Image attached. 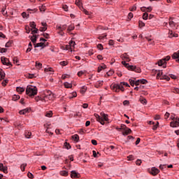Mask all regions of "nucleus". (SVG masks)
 <instances>
[{
    "label": "nucleus",
    "instance_id": "f257e3e1",
    "mask_svg": "<svg viewBox=\"0 0 179 179\" xmlns=\"http://www.w3.org/2000/svg\"><path fill=\"white\" fill-rule=\"evenodd\" d=\"M124 86L129 87V84L125 82L120 83V84H112L110 85V89L113 90V92L118 93L120 90H121V92H124Z\"/></svg>",
    "mask_w": 179,
    "mask_h": 179
},
{
    "label": "nucleus",
    "instance_id": "f03ea898",
    "mask_svg": "<svg viewBox=\"0 0 179 179\" xmlns=\"http://www.w3.org/2000/svg\"><path fill=\"white\" fill-rule=\"evenodd\" d=\"M94 117L96 119V121H98V122H100L101 125H104V121L108 122V115L104 113V112H101L100 113V115H99L97 113H95Z\"/></svg>",
    "mask_w": 179,
    "mask_h": 179
},
{
    "label": "nucleus",
    "instance_id": "7ed1b4c3",
    "mask_svg": "<svg viewBox=\"0 0 179 179\" xmlns=\"http://www.w3.org/2000/svg\"><path fill=\"white\" fill-rule=\"evenodd\" d=\"M26 93L30 97H33L37 94V87L33 85H28L27 87Z\"/></svg>",
    "mask_w": 179,
    "mask_h": 179
},
{
    "label": "nucleus",
    "instance_id": "20e7f679",
    "mask_svg": "<svg viewBox=\"0 0 179 179\" xmlns=\"http://www.w3.org/2000/svg\"><path fill=\"white\" fill-rule=\"evenodd\" d=\"M122 64L125 68H127L129 71H134L137 73H141V68L136 67V66L129 65V64L127 63L125 61H122Z\"/></svg>",
    "mask_w": 179,
    "mask_h": 179
},
{
    "label": "nucleus",
    "instance_id": "39448f33",
    "mask_svg": "<svg viewBox=\"0 0 179 179\" xmlns=\"http://www.w3.org/2000/svg\"><path fill=\"white\" fill-rule=\"evenodd\" d=\"M170 56H166L165 58H163L162 59H159L158 61V65L159 66H163V68H166V61H170Z\"/></svg>",
    "mask_w": 179,
    "mask_h": 179
},
{
    "label": "nucleus",
    "instance_id": "423d86ee",
    "mask_svg": "<svg viewBox=\"0 0 179 179\" xmlns=\"http://www.w3.org/2000/svg\"><path fill=\"white\" fill-rule=\"evenodd\" d=\"M44 101H48V100H54V94L51 91H48L45 93V96H43Z\"/></svg>",
    "mask_w": 179,
    "mask_h": 179
},
{
    "label": "nucleus",
    "instance_id": "0eeeda50",
    "mask_svg": "<svg viewBox=\"0 0 179 179\" xmlns=\"http://www.w3.org/2000/svg\"><path fill=\"white\" fill-rule=\"evenodd\" d=\"M157 78H160V79L167 81L170 80V77L166 75H163V71H158V73H157Z\"/></svg>",
    "mask_w": 179,
    "mask_h": 179
},
{
    "label": "nucleus",
    "instance_id": "6e6552de",
    "mask_svg": "<svg viewBox=\"0 0 179 179\" xmlns=\"http://www.w3.org/2000/svg\"><path fill=\"white\" fill-rule=\"evenodd\" d=\"M1 62L3 64V65H7L8 66H9L10 65H12V64L8 59V58H6L5 57H1Z\"/></svg>",
    "mask_w": 179,
    "mask_h": 179
},
{
    "label": "nucleus",
    "instance_id": "1a4fd4ad",
    "mask_svg": "<svg viewBox=\"0 0 179 179\" xmlns=\"http://www.w3.org/2000/svg\"><path fill=\"white\" fill-rule=\"evenodd\" d=\"M169 26L171 27V29H173V30H176L178 26H177V24L173 21V18H169Z\"/></svg>",
    "mask_w": 179,
    "mask_h": 179
},
{
    "label": "nucleus",
    "instance_id": "9d476101",
    "mask_svg": "<svg viewBox=\"0 0 179 179\" xmlns=\"http://www.w3.org/2000/svg\"><path fill=\"white\" fill-rule=\"evenodd\" d=\"M173 121L170 123V126L172 127V128H177V127H179V119L178 120H176V118L173 119Z\"/></svg>",
    "mask_w": 179,
    "mask_h": 179
},
{
    "label": "nucleus",
    "instance_id": "9b49d317",
    "mask_svg": "<svg viewBox=\"0 0 179 179\" xmlns=\"http://www.w3.org/2000/svg\"><path fill=\"white\" fill-rule=\"evenodd\" d=\"M150 173L152 176H157V174H159V173H160V170H159V169H157L156 167H152L151 169V171H150Z\"/></svg>",
    "mask_w": 179,
    "mask_h": 179
},
{
    "label": "nucleus",
    "instance_id": "f8f14e48",
    "mask_svg": "<svg viewBox=\"0 0 179 179\" xmlns=\"http://www.w3.org/2000/svg\"><path fill=\"white\" fill-rule=\"evenodd\" d=\"M71 178H79L80 177V174L76 172V171H72L71 174Z\"/></svg>",
    "mask_w": 179,
    "mask_h": 179
},
{
    "label": "nucleus",
    "instance_id": "ddd939ff",
    "mask_svg": "<svg viewBox=\"0 0 179 179\" xmlns=\"http://www.w3.org/2000/svg\"><path fill=\"white\" fill-rule=\"evenodd\" d=\"M0 170L3 171L5 174L8 173V166H3V164H0Z\"/></svg>",
    "mask_w": 179,
    "mask_h": 179
},
{
    "label": "nucleus",
    "instance_id": "4468645a",
    "mask_svg": "<svg viewBox=\"0 0 179 179\" xmlns=\"http://www.w3.org/2000/svg\"><path fill=\"white\" fill-rule=\"evenodd\" d=\"M139 83H141L142 85H146V83H148V80L145 79L138 80L136 81V86H139Z\"/></svg>",
    "mask_w": 179,
    "mask_h": 179
},
{
    "label": "nucleus",
    "instance_id": "2eb2a0df",
    "mask_svg": "<svg viewBox=\"0 0 179 179\" xmlns=\"http://www.w3.org/2000/svg\"><path fill=\"white\" fill-rule=\"evenodd\" d=\"M29 38H31V41L34 45V44H36L37 41V38H38V35H33L31 36H29Z\"/></svg>",
    "mask_w": 179,
    "mask_h": 179
},
{
    "label": "nucleus",
    "instance_id": "dca6fc26",
    "mask_svg": "<svg viewBox=\"0 0 179 179\" xmlns=\"http://www.w3.org/2000/svg\"><path fill=\"white\" fill-rule=\"evenodd\" d=\"M122 59H126L127 62H129L131 61V59H129V56L124 53L121 56Z\"/></svg>",
    "mask_w": 179,
    "mask_h": 179
},
{
    "label": "nucleus",
    "instance_id": "f3484780",
    "mask_svg": "<svg viewBox=\"0 0 179 179\" xmlns=\"http://www.w3.org/2000/svg\"><path fill=\"white\" fill-rule=\"evenodd\" d=\"M152 7H148V8H146V7H142L141 8V10H142V12H152Z\"/></svg>",
    "mask_w": 179,
    "mask_h": 179
},
{
    "label": "nucleus",
    "instance_id": "a211bd4d",
    "mask_svg": "<svg viewBox=\"0 0 179 179\" xmlns=\"http://www.w3.org/2000/svg\"><path fill=\"white\" fill-rule=\"evenodd\" d=\"M132 132V130H131V129L129 128H127L124 130V131L122 132V135L127 136V135H129V134Z\"/></svg>",
    "mask_w": 179,
    "mask_h": 179
},
{
    "label": "nucleus",
    "instance_id": "6ab92c4d",
    "mask_svg": "<svg viewBox=\"0 0 179 179\" xmlns=\"http://www.w3.org/2000/svg\"><path fill=\"white\" fill-rule=\"evenodd\" d=\"M29 111H30V108H27L25 109L21 110L19 111V114H21L22 115H24V114H26L27 113H29Z\"/></svg>",
    "mask_w": 179,
    "mask_h": 179
},
{
    "label": "nucleus",
    "instance_id": "aec40b11",
    "mask_svg": "<svg viewBox=\"0 0 179 179\" xmlns=\"http://www.w3.org/2000/svg\"><path fill=\"white\" fill-rule=\"evenodd\" d=\"M103 80H99L95 83L94 87H96V89H99V87H101V85H103Z\"/></svg>",
    "mask_w": 179,
    "mask_h": 179
},
{
    "label": "nucleus",
    "instance_id": "412c9836",
    "mask_svg": "<svg viewBox=\"0 0 179 179\" xmlns=\"http://www.w3.org/2000/svg\"><path fill=\"white\" fill-rule=\"evenodd\" d=\"M43 27L40 28V31H45V30H47V23L45 22H42L41 23Z\"/></svg>",
    "mask_w": 179,
    "mask_h": 179
},
{
    "label": "nucleus",
    "instance_id": "4be33fe9",
    "mask_svg": "<svg viewBox=\"0 0 179 179\" xmlns=\"http://www.w3.org/2000/svg\"><path fill=\"white\" fill-rule=\"evenodd\" d=\"M173 59H178L179 58V50L177 52H174L172 55Z\"/></svg>",
    "mask_w": 179,
    "mask_h": 179
},
{
    "label": "nucleus",
    "instance_id": "5701e85b",
    "mask_svg": "<svg viewBox=\"0 0 179 179\" xmlns=\"http://www.w3.org/2000/svg\"><path fill=\"white\" fill-rule=\"evenodd\" d=\"M45 116L48 117V118H51V117H52V111L50 110V111L45 112Z\"/></svg>",
    "mask_w": 179,
    "mask_h": 179
},
{
    "label": "nucleus",
    "instance_id": "b1692460",
    "mask_svg": "<svg viewBox=\"0 0 179 179\" xmlns=\"http://www.w3.org/2000/svg\"><path fill=\"white\" fill-rule=\"evenodd\" d=\"M34 47H35V48H38V47H43V48H44V47H45V46H44V43L41 42V43H35V44H34Z\"/></svg>",
    "mask_w": 179,
    "mask_h": 179
},
{
    "label": "nucleus",
    "instance_id": "393cba45",
    "mask_svg": "<svg viewBox=\"0 0 179 179\" xmlns=\"http://www.w3.org/2000/svg\"><path fill=\"white\" fill-rule=\"evenodd\" d=\"M60 176H62L63 177H67L68 176V171H61L59 172Z\"/></svg>",
    "mask_w": 179,
    "mask_h": 179
},
{
    "label": "nucleus",
    "instance_id": "a878e982",
    "mask_svg": "<svg viewBox=\"0 0 179 179\" xmlns=\"http://www.w3.org/2000/svg\"><path fill=\"white\" fill-rule=\"evenodd\" d=\"M25 138L30 139V138H31V132L27 131L25 132Z\"/></svg>",
    "mask_w": 179,
    "mask_h": 179
},
{
    "label": "nucleus",
    "instance_id": "bb28decb",
    "mask_svg": "<svg viewBox=\"0 0 179 179\" xmlns=\"http://www.w3.org/2000/svg\"><path fill=\"white\" fill-rule=\"evenodd\" d=\"M0 78L1 79H5V72H3L2 69H0Z\"/></svg>",
    "mask_w": 179,
    "mask_h": 179
},
{
    "label": "nucleus",
    "instance_id": "cd10ccee",
    "mask_svg": "<svg viewBox=\"0 0 179 179\" xmlns=\"http://www.w3.org/2000/svg\"><path fill=\"white\" fill-rule=\"evenodd\" d=\"M64 87H66V89H71L72 87V84L68 82L64 83Z\"/></svg>",
    "mask_w": 179,
    "mask_h": 179
},
{
    "label": "nucleus",
    "instance_id": "c85d7f7f",
    "mask_svg": "<svg viewBox=\"0 0 179 179\" xmlns=\"http://www.w3.org/2000/svg\"><path fill=\"white\" fill-rule=\"evenodd\" d=\"M75 29V25L73 24H71L70 26L68 27V29H67V31L71 32L72 31V30H74Z\"/></svg>",
    "mask_w": 179,
    "mask_h": 179
},
{
    "label": "nucleus",
    "instance_id": "c756f323",
    "mask_svg": "<svg viewBox=\"0 0 179 179\" xmlns=\"http://www.w3.org/2000/svg\"><path fill=\"white\" fill-rule=\"evenodd\" d=\"M34 29H31V34H33V36H34V34H37V33H38V29L37 28H34Z\"/></svg>",
    "mask_w": 179,
    "mask_h": 179
},
{
    "label": "nucleus",
    "instance_id": "7c9ffc66",
    "mask_svg": "<svg viewBox=\"0 0 179 179\" xmlns=\"http://www.w3.org/2000/svg\"><path fill=\"white\" fill-rule=\"evenodd\" d=\"M72 138L73 139V141H75V142L79 141V136L78 134H74L73 136H72Z\"/></svg>",
    "mask_w": 179,
    "mask_h": 179
},
{
    "label": "nucleus",
    "instance_id": "2f4dec72",
    "mask_svg": "<svg viewBox=\"0 0 179 179\" xmlns=\"http://www.w3.org/2000/svg\"><path fill=\"white\" fill-rule=\"evenodd\" d=\"M106 68H107V66H106L105 64H103V66H100L98 67V72L100 73L101 72L102 69H106Z\"/></svg>",
    "mask_w": 179,
    "mask_h": 179
},
{
    "label": "nucleus",
    "instance_id": "473e14b6",
    "mask_svg": "<svg viewBox=\"0 0 179 179\" xmlns=\"http://www.w3.org/2000/svg\"><path fill=\"white\" fill-rule=\"evenodd\" d=\"M140 102L141 103V104H143L144 106L145 105V104H147V103H148V101H146V99H145V98H140Z\"/></svg>",
    "mask_w": 179,
    "mask_h": 179
},
{
    "label": "nucleus",
    "instance_id": "72a5a7b5",
    "mask_svg": "<svg viewBox=\"0 0 179 179\" xmlns=\"http://www.w3.org/2000/svg\"><path fill=\"white\" fill-rule=\"evenodd\" d=\"M16 90L18 92V93H23V92H24V88L17 87Z\"/></svg>",
    "mask_w": 179,
    "mask_h": 179
},
{
    "label": "nucleus",
    "instance_id": "f704fd0d",
    "mask_svg": "<svg viewBox=\"0 0 179 179\" xmlns=\"http://www.w3.org/2000/svg\"><path fill=\"white\" fill-rule=\"evenodd\" d=\"M35 66L36 68H37V69H41L43 64L41 63H38V62H36Z\"/></svg>",
    "mask_w": 179,
    "mask_h": 179
},
{
    "label": "nucleus",
    "instance_id": "c9c22d12",
    "mask_svg": "<svg viewBox=\"0 0 179 179\" xmlns=\"http://www.w3.org/2000/svg\"><path fill=\"white\" fill-rule=\"evenodd\" d=\"M69 45H70V47H71V48L72 50H73V48H75V45H76L75 41H71L69 42Z\"/></svg>",
    "mask_w": 179,
    "mask_h": 179
},
{
    "label": "nucleus",
    "instance_id": "e433bc0d",
    "mask_svg": "<svg viewBox=\"0 0 179 179\" xmlns=\"http://www.w3.org/2000/svg\"><path fill=\"white\" fill-rule=\"evenodd\" d=\"M86 90H87V87L86 86H83L81 87L80 93L82 94L85 93Z\"/></svg>",
    "mask_w": 179,
    "mask_h": 179
},
{
    "label": "nucleus",
    "instance_id": "4c0bfd02",
    "mask_svg": "<svg viewBox=\"0 0 179 179\" xmlns=\"http://www.w3.org/2000/svg\"><path fill=\"white\" fill-rule=\"evenodd\" d=\"M129 82L131 86H135V85H136V81H135L132 79H129Z\"/></svg>",
    "mask_w": 179,
    "mask_h": 179
},
{
    "label": "nucleus",
    "instance_id": "58836bf2",
    "mask_svg": "<svg viewBox=\"0 0 179 179\" xmlns=\"http://www.w3.org/2000/svg\"><path fill=\"white\" fill-rule=\"evenodd\" d=\"M76 5H77V6H79V8L81 9L82 7H80L82 6V2L80 1V0H76Z\"/></svg>",
    "mask_w": 179,
    "mask_h": 179
},
{
    "label": "nucleus",
    "instance_id": "ea45409f",
    "mask_svg": "<svg viewBox=\"0 0 179 179\" xmlns=\"http://www.w3.org/2000/svg\"><path fill=\"white\" fill-rule=\"evenodd\" d=\"M80 10H81L83 12H84V13H85V15H90V13H89V11H87V10L86 9H85L83 7H81Z\"/></svg>",
    "mask_w": 179,
    "mask_h": 179
},
{
    "label": "nucleus",
    "instance_id": "a19ab883",
    "mask_svg": "<svg viewBox=\"0 0 179 179\" xmlns=\"http://www.w3.org/2000/svg\"><path fill=\"white\" fill-rule=\"evenodd\" d=\"M27 166V164H22L20 166L21 171H24V169H26Z\"/></svg>",
    "mask_w": 179,
    "mask_h": 179
},
{
    "label": "nucleus",
    "instance_id": "79ce46f5",
    "mask_svg": "<svg viewBox=\"0 0 179 179\" xmlns=\"http://www.w3.org/2000/svg\"><path fill=\"white\" fill-rule=\"evenodd\" d=\"M106 37H107V34H103V35L99 36L98 38H99V40H104V38H106Z\"/></svg>",
    "mask_w": 179,
    "mask_h": 179
},
{
    "label": "nucleus",
    "instance_id": "37998d69",
    "mask_svg": "<svg viewBox=\"0 0 179 179\" xmlns=\"http://www.w3.org/2000/svg\"><path fill=\"white\" fill-rule=\"evenodd\" d=\"M35 100H36V101H44V98H41V97H40V96H36V98H35Z\"/></svg>",
    "mask_w": 179,
    "mask_h": 179
},
{
    "label": "nucleus",
    "instance_id": "c03bdc74",
    "mask_svg": "<svg viewBox=\"0 0 179 179\" xmlns=\"http://www.w3.org/2000/svg\"><path fill=\"white\" fill-rule=\"evenodd\" d=\"M148 15L147 13H144L143 15V19L144 20H148Z\"/></svg>",
    "mask_w": 179,
    "mask_h": 179
},
{
    "label": "nucleus",
    "instance_id": "a18cd8bd",
    "mask_svg": "<svg viewBox=\"0 0 179 179\" xmlns=\"http://www.w3.org/2000/svg\"><path fill=\"white\" fill-rule=\"evenodd\" d=\"M60 65H62V66H66V65H68V62L66 61L61 62Z\"/></svg>",
    "mask_w": 179,
    "mask_h": 179
},
{
    "label": "nucleus",
    "instance_id": "49530a36",
    "mask_svg": "<svg viewBox=\"0 0 179 179\" xmlns=\"http://www.w3.org/2000/svg\"><path fill=\"white\" fill-rule=\"evenodd\" d=\"M25 30H26V33H27L28 34H29V33H30V31H31V29H30V27H29V26L25 27Z\"/></svg>",
    "mask_w": 179,
    "mask_h": 179
},
{
    "label": "nucleus",
    "instance_id": "de8ad7c7",
    "mask_svg": "<svg viewBox=\"0 0 179 179\" xmlns=\"http://www.w3.org/2000/svg\"><path fill=\"white\" fill-rule=\"evenodd\" d=\"M36 22H30V27H31L32 29H36Z\"/></svg>",
    "mask_w": 179,
    "mask_h": 179
},
{
    "label": "nucleus",
    "instance_id": "09e8293b",
    "mask_svg": "<svg viewBox=\"0 0 179 179\" xmlns=\"http://www.w3.org/2000/svg\"><path fill=\"white\" fill-rule=\"evenodd\" d=\"M138 26H139V27H145V23L142 21H139Z\"/></svg>",
    "mask_w": 179,
    "mask_h": 179
},
{
    "label": "nucleus",
    "instance_id": "8fccbe9b",
    "mask_svg": "<svg viewBox=\"0 0 179 179\" xmlns=\"http://www.w3.org/2000/svg\"><path fill=\"white\" fill-rule=\"evenodd\" d=\"M76 96H78V94L76 92H73L71 96H69V99H73V97H76Z\"/></svg>",
    "mask_w": 179,
    "mask_h": 179
},
{
    "label": "nucleus",
    "instance_id": "3c124183",
    "mask_svg": "<svg viewBox=\"0 0 179 179\" xmlns=\"http://www.w3.org/2000/svg\"><path fill=\"white\" fill-rule=\"evenodd\" d=\"M157 127H159V122H157V124H154L153 127H152V129L154 131H156L157 129Z\"/></svg>",
    "mask_w": 179,
    "mask_h": 179
},
{
    "label": "nucleus",
    "instance_id": "603ef678",
    "mask_svg": "<svg viewBox=\"0 0 179 179\" xmlns=\"http://www.w3.org/2000/svg\"><path fill=\"white\" fill-rule=\"evenodd\" d=\"M169 37H177V34L173 35V31H169Z\"/></svg>",
    "mask_w": 179,
    "mask_h": 179
},
{
    "label": "nucleus",
    "instance_id": "864d4df0",
    "mask_svg": "<svg viewBox=\"0 0 179 179\" xmlns=\"http://www.w3.org/2000/svg\"><path fill=\"white\" fill-rule=\"evenodd\" d=\"M64 146L67 149H71V145L69 143H66V142L64 143Z\"/></svg>",
    "mask_w": 179,
    "mask_h": 179
},
{
    "label": "nucleus",
    "instance_id": "5fc2aeb1",
    "mask_svg": "<svg viewBox=\"0 0 179 179\" xmlns=\"http://www.w3.org/2000/svg\"><path fill=\"white\" fill-rule=\"evenodd\" d=\"M41 12H45V6H41L40 7Z\"/></svg>",
    "mask_w": 179,
    "mask_h": 179
},
{
    "label": "nucleus",
    "instance_id": "6e6d98bb",
    "mask_svg": "<svg viewBox=\"0 0 179 179\" xmlns=\"http://www.w3.org/2000/svg\"><path fill=\"white\" fill-rule=\"evenodd\" d=\"M136 164L137 166H141V164H142V161L141 159H137L136 162Z\"/></svg>",
    "mask_w": 179,
    "mask_h": 179
},
{
    "label": "nucleus",
    "instance_id": "4d7b16f0",
    "mask_svg": "<svg viewBox=\"0 0 179 179\" xmlns=\"http://www.w3.org/2000/svg\"><path fill=\"white\" fill-rule=\"evenodd\" d=\"M98 50H100L101 51L103 50V45L99 44L97 45Z\"/></svg>",
    "mask_w": 179,
    "mask_h": 179
},
{
    "label": "nucleus",
    "instance_id": "13d9d810",
    "mask_svg": "<svg viewBox=\"0 0 179 179\" xmlns=\"http://www.w3.org/2000/svg\"><path fill=\"white\" fill-rule=\"evenodd\" d=\"M84 74H85V71H80L78 72V76L79 77L82 76V75H84Z\"/></svg>",
    "mask_w": 179,
    "mask_h": 179
},
{
    "label": "nucleus",
    "instance_id": "bf43d9fd",
    "mask_svg": "<svg viewBox=\"0 0 179 179\" xmlns=\"http://www.w3.org/2000/svg\"><path fill=\"white\" fill-rule=\"evenodd\" d=\"M127 126L125 124H121L120 129L124 131L127 129Z\"/></svg>",
    "mask_w": 179,
    "mask_h": 179
},
{
    "label": "nucleus",
    "instance_id": "052dcab7",
    "mask_svg": "<svg viewBox=\"0 0 179 179\" xmlns=\"http://www.w3.org/2000/svg\"><path fill=\"white\" fill-rule=\"evenodd\" d=\"M114 73V71H110L106 73V75L108 76H111V75H113Z\"/></svg>",
    "mask_w": 179,
    "mask_h": 179
},
{
    "label": "nucleus",
    "instance_id": "680f3d73",
    "mask_svg": "<svg viewBox=\"0 0 179 179\" xmlns=\"http://www.w3.org/2000/svg\"><path fill=\"white\" fill-rule=\"evenodd\" d=\"M43 37H45V38H50V34H47V33H44L43 34Z\"/></svg>",
    "mask_w": 179,
    "mask_h": 179
},
{
    "label": "nucleus",
    "instance_id": "e2e57ef3",
    "mask_svg": "<svg viewBox=\"0 0 179 179\" xmlns=\"http://www.w3.org/2000/svg\"><path fill=\"white\" fill-rule=\"evenodd\" d=\"M28 78L29 79H33V78H36V76H34V74H28Z\"/></svg>",
    "mask_w": 179,
    "mask_h": 179
},
{
    "label": "nucleus",
    "instance_id": "0e129e2a",
    "mask_svg": "<svg viewBox=\"0 0 179 179\" xmlns=\"http://www.w3.org/2000/svg\"><path fill=\"white\" fill-rule=\"evenodd\" d=\"M62 8L64 10H65V12H68V6L66 5H63Z\"/></svg>",
    "mask_w": 179,
    "mask_h": 179
},
{
    "label": "nucleus",
    "instance_id": "69168bd1",
    "mask_svg": "<svg viewBox=\"0 0 179 179\" xmlns=\"http://www.w3.org/2000/svg\"><path fill=\"white\" fill-rule=\"evenodd\" d=\"M66 50H71V52H72V48H71L70 45H66Z\"/></svg>",
    "mask_w": 179,
    "mask_h": 179
},
{
    "label": "nucleus",
    "instance_id": "338daca9",
    "mask_svg": "<svg viewBox=\"0 0 179 179\" xmlns=\"http://www.w3.org/2000/svg\"><path fill=\"white\" fill-rule=\"evenodd\" d=\"M173 93H177L178 94H179V89L178 88H175L173 90Z\"/></svg>",
    "mask_w": 179,
    "mask_h": 179
},
{
    "label": "nucleus",
    "instance_id": "774afa93",
    "mask_svg": "<svg viewBox=\"0 0 179 179\" xmlns=\"http://www.w3.org/2000/svg\"><path fill=\"white\" fill-rule=\"evenodd\" d=\"M6 51V48H0V52H5Z\"/></svg>",
    "mask_w": 179,
    "mask_h": 179
}]
</instances>
